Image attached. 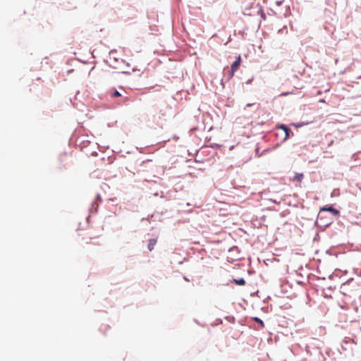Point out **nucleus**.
Instances as JSON below:
<instances>
[{
    "instance_id": "1a4fd4ad",
    "label": "nucleus",
    "mask_w": 361,
    "mask_h": 361,
    "mask_svg": "<svg viewBox=\"0 0 361 361\" xmlns=\"http://www.w3.org/2000/svg\"><path fill=\"white\" fill-rule=\"evenodd\" d=\"M253 105H255V104H247V106H253Z\"/></svg>"
},
{
    "instance_id": "f03ea898",
    "label": "nucleus",
    "mask_w": 361,
    "mask_h": 361,
    "mask_svg": "<svg viewBox=\"0 0 361 361\" xmlns=\"http://www.w3.org/2000/svg\"><path fill=\"white\" fill-rule=\"evenodd\" d=\"M321 211H328V212H331L334 215H338L339 214V211L336 209H334L331 206H329V207L325 206V207L321 208Z\"/></svg>"
},
{
    "instance_id": "0eeeda50",
    "label": "nucleus",
    "mask_w": 361,
    "mask_h": 361,
    "mask_svg": "<svg viewBox=\"0 0 361 361\" xmlns=\"http://www.w3.org/2000/svg\"><path fill=\"white\" fill-rule=\"evenodd\" d=\"M121 96V93L119 92H118L117 90H115L112 94V97H118Z\"/></svg>"
},
{
    "instance_id": "6e6552de",
    "label": "nucleus",
    "mask_w": 361,
    "mask_h": 361,
    "mask_svg": "<svg viewBox=\"0 0 361 361\" xmlns=\"http://www.w3.org/2000/svg\"><path fill=\"white\" fill-rule=\"evenodd\" d=\"M253 319L255 321H256L257 322H258L259 324H260L262 326H264V322H262V319H259L257 317H255V318H253Z\"/></svg>"
},
{
    "instance_id": "423d86ee",
    "label": "nucleus",
    "mask_w": 361,
    "mask_h": 361,
    "mask_svg": "<svg viewBox=\"0 0 361 361\" xmlns=\"http://www.w3.org/2000/svg\"><path fill=\"white\" fill-rule=\"evenodd\" d=\"M234 283L238 286H243L245 284V281L243 279H234Z\"/></svg>"
},
{
    "instance_id": "20e7f679",
    "label": "nucleus",
    "mask_w": 361,
    "mask_h": 361,
    "mask_svg": "<svg viewBox=\"0 0 361 361\" xmlns=\"http://www.w3.org/2000/svg\"><path fill=\"white\" fill-rule=\"evenodd\" d=\"M304 176L302 173H296L293 177V180L298 181L299 183L302 182Z\"/></svg>"
},
{
    "instance_id": "39448f33",
    "label": "nucleus",
    "mask_w": 361,
    "mask_h": 361,
    "mask_svg": "<svg viewBox=\"0 0 361 361\" xmlns=\"http://www.w3.org/2000/svg\"><path fill=\"white\" fill-rule=\"evenodd\" d=\"M279 128L282 129L284 131V133H286V137H288L289 136V132L290 131V130L287 126L282 124L279 126Z\"/></svg>"
},
{
    "instance_id": "7ed1b4c3",
    "label": "nucleus",
    "mask_w": 361,
    "mask_h": 361,
    "mask_svg": "<svg viewBox=\"0 0 361 361\" xmlns=\"http://www.w3.org/2000/svg\"><path fill=\"white\" fill-rule=\"evenodd\" d=\"M157 239H150L149 240L148 249L149 251H152L154 249L155 245L157 244Z\"/></svg>"
},
{
    "instance_id": "f257e3e1",
    "label": "nucleus",
    "mask_w": 361,
    "mask_h": 361,
    "mask_svg": "<svg viewBox=\"0 0 361 361\" xmlns=\"http://www.w3.org/2000/svg\"><path fill=\"white\" fill-rule=\"evenodd\" d=\"M241 61H242L241 60V56H240V55H238L236 57L235 61L231 64V70H230V72H229V78H233V76L234 75L235 73L238 71V69L239 68V67L240 66Z\"/></svg>"
}]
</instances>
